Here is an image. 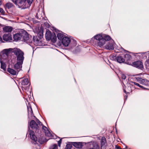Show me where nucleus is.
<instances>
[{"mask_svg":"<svg viewBox=\"0 0 149 149\" xmlns=\"http://www.w3.org/2000/svg\"><path fill=\"white\" fill-rule=\"evenodd\" d=\"M57 37L58 39L61 41L63 45L65 47L68 46L70 43H71L69 48V49L72 51L75 48L77 45L76 40H72V41L69 37L62 33H58L57 35Z\"/></svg>","mask_w":149,"mask_h":149,"instance_id":"obj_1","label":"nucleus"},{"mask_svg":"<svg viewBox=\"0 0 149 149\" xmlns=\"http://www.w3.org/2000/svg\"><path fill=\"white\" fill-rule=\"evenodd\" d=\"M13 53L16 56L17 61H24V53L19 49L14 48Z\"/></svg>","mask_w":149,"mask_h":149,"instance_id":"obj_2","label":"nucleus"},{"mask_svg":"<svg viewBox=\"0 0 149 149\" xmlns=\"http://www.w3.org/2000/svg\"><path fill=\"white\" fill-rule=\"evenodd\" d=\"M27 109L29 118L33 119H36V121L38 124L40 125H42V124L40 121L34 115L31 107H28Z\"/></svg>","mask_w":149,"mask_h":149,"instance_id":"obj_3","label":"nucleus"},{"mask_svg":"<svg viewBox=\"0 0 149 149\" xmlns=\"http://www.w3.org/2000/svg\"><path fill=\"white\" fill-rule=\"evenodd\" d=\"M26 135L29 136L31 139L32 140V142L35 143H37L38 141L37 138L33 130H30L29 126L28 127Z\"/></svg>","mask_w":149,"mask_h":149,"instance_id":"obj_4","label":"nucleus"},{"mask_svg":"<svg viewBox=\"0 0 149 149\" xmlns=\"http://www.w3.org/2000/svg\"><path fill=\"white\" fill-rule=\"evenodd\" d=\"M22 37L24 41L28 44H30L32 42V37L25 31L22 32Z\"/></svg>","mask_w":149,"mask_h":149,"instance_id":"obj_5","label":"nucleus"},{"mask_svg":"<svg viewBox=\"0 0 149 149\" xmlns=\"http://www.w3.org/2000/svg\"><path fill=\"white\" fill-rule=\"evenodd\" d=\"M33 41L34 44L35 45L38 46L43 45V44L42 42V38H40L39 36H33Z\"/></svg>","mask_w":149,"mask_h":149,"instance_id":"obj_6","label":"nucleus"},{"mask_svg":"<svg viewBox=\"0 0 149 149\" xmlns=\"http://www.w3.org/2000/svg\"><path fill=\"white\" fill-rule=\"evenodd\" d=\"M111 39V38L109 36L105 35L103 36V39L98 43V45L100 47H102L105 44L106 41L109 40Z\"/></svg>","mask_w":149,"mask_h":149,"instance_id":"obj_7","label":"nucleus"},{"mask_svg":"<svg viewBox=\"0 0 149 149\" xmlns=\"http://www.w3.org/2000/svg\"><path fill=\"white\" fill-rule=\"evenodd\" d=\"M23 62V61H17L16 63L14 65V68L18 72L22 70Z\"/></svg>","mask_w":149,"mask_h":149,"instance_id":"obj_8","label":"nucleus"},{"mask_svg":"<svg viewBox=\"0 0 149 149\" xmlns=\"http://www.w3.org/2000/svg\"><path fill=\"white\" fill-rule=\"evenodd\" d=\"M136 80L139 83L142 85L149 86V81L146 79H143L140 77L136 78Z\"/></svg>","mask_w":149,"mask_h":149,"instance_id":"obj_9","label":"nucleus"},{"mask_svg":"<svg viewBox=\"0 0 149 149\" xmlns=\"http://www.w3.org/2000/svg\"><path fill=\"white\" fill-rule=\"evenodd\" d=\"M90 147L87 149H100L97 143L95 141L89 142Z\"/></svg>","mask_w":149,"mask_h":149,"instance_id":"obj_10","label":"nucleus"},{"mask_svg":"<svg viewBox=\"0 0 149 149\" xmlns=\"http://www.w3.org/2000/svg\"><path fill=\"white\" fill-rule=\"evenodd\" d=\"M42 130L45 133V135L50 138L52 139V134L47 128L44 125L42 127Z\"/></svg>","mask_w":149,"mask_h":149,"instance_id":"obj_11","label":"nucleus"},{"mask_svg":"<svg viewBox=\"0 0 149 149\" xmlns=\"http://www.w3.org/2000/svg\"><path fill=\"white\" fill-rule=\"evenodd\" d=\"M31 128L33 130H37L39 128L38 124L33 120H32L29 123Z\"/></svg>","mask_w":149,"mask_h":149,"instance_id":"obj_12","label":"nucleus"},{"mask_svg":"<svg viewBox=\"0 0 149 149\" xmlns=\"http://www.w3.org/2000/svg\"><path fill=\"white\" fill-rule=\"evenodd\" d=\"M133 66L136 68L142 69L143 68V63L141 61H136L133 63Z\"/></svg>","mask_w":149,"mask_h":149,"instance_id":"obj_13","label":"nucleus"},{"mask_svg":"<svg viewBox=\"0 0 149 149\" xmlns=\"http://www.w3.org/2000/svg\"><path fill=\"white\" fill-rule=\"evenodd\" d=\"M83 142H72V144L75 148L77 149H81L83 146Z\"/></svg>","mask_w":149,"mask_h":149,"instance_id":"obj_14","label":"nucleus"},{"mask_svg":"<svg viewBox=\"0 0 149 149\" xmlns=\"http://www.w3.org/2000/svg\"><path fill=\"white\" fill-rule=\"evenodd\" d=\"M114 45L113 40H111L110 42L106 45L105 47L107 49L112 50L114 49Z\"/></svg>","mask_w":149,"mask_h":149,"instance_id":"obj_15","label":"nucleus"},{"mask_svg":"<svg viewBox=\"0 0 149 149\" xmlns=\"http://www.w3.org/2000/svg\"><path fill=\"white\" fill-rule=\"evenodd\" d=\"M3 40L6 41H10L12 40L11 35L10 33L4 34L3 36Z\"/></svg>","mask_w":149,"mask_h":149,"instance_id":"obj_16","label":"nucleus"},{"mask_svg":"<svg viewBox=\"0 0 149 149\" xmlns=\"http://www.w3.org/2000/svg\"><path fill=\"white\" fill-rule=\"evenodd\" d=\"M130 84L132 86H134L135 88L137 89H139V88H138V87H139L143 89H147L146 88H145L143 86L140 85L139 83H136V82L133 81L131 82Z\"/></svg>","mask_w":149,"mask_h":149,"instance_id":"obj_17","label":"nucleus"},{"mask_svg":"<svg viewBox=\"0 0 149 149\" xmlns=\"http://www.w3.org/2000/svg\"><path fill=\"white\" fill-rule=\"evenodd\" d=\"M53 35L50 31H47L45 36L46 40L48 41L50 40L53 37Z\"/></svg>","mask_w":149,"mask_h":149,"instance_id":"obj_18","label":"nucleus"},{"mask_svg":"<svg viewBox=\"0 0 149 149\" xmlns=\"http://www.w3.org/2000/svg\"><path fill=\"white\" fill-rule=\"evenodd\" d=\"M22 36V33H18L15 34L13 36V38L14 40L17 41L20 40Z\"/></svg>","mask_w":149,"mask_h":149,"instance_id":"obj_19","label":"nucleus"},{"mask_svg":"<svg viewBox=\"0 0 149 149\" xmlns=\"http://www.w3.org/2000/svg\"><path fill=\"white\" fill-rule=\"evenodd\" d=\"M7 71L10 74L13 75H17L18 72H17L15 69L8 68L7 69Z\"/></svg>","mask_w":149,"mask_h":149,"instance_id":"obj_20","label":"nucleus"},{"mask_svg":"<svg viewBox=\"0 0 149 149\" xmlns=\"http://www.w3.org/2000/svg\"><path fill=\"white\" fill-rule=\"evenodd\" d=\"M14 48H9L8 49H4V54L6 55L7 56L11 52H13Z\"/></svg>","mask_w":149,"mask_h":149,"instance_id":"obj_21","label":"nucleus"},{"mask_svg":"<svg viewBox=\"0 0 149 149\" xmlns=\"http://www.w3.org/2000/svg\"><path fill=\"white\" fill-rule=\"evenodd\" d=\"M94 38L96 40L99 41V42L97 43L98 44L100 41H101L102 39H103V36L102 34H98L95 36H94Z\"/></svg>","mask_w":149,"mask_h":149,"instance_id":"obj_22","label":"nucleus"},{"mask_svg":"<svg viewBox=\"0 0 149 149\" xmlns=\"http://www.w3.org/2000/svg\"><path fill=\"white\" fill-rule=\"evenodd\" d=\"M116 61L119 63H120L125 62V59L122 56L120 55L117 56Z\"/></svg>","mask_w":149,"mask_h":149,"instance_id":"obj_23","label":"nucleus"},{"mask_svg":"<svg viewBox=\"0 0 149 149\" xmlns=\"http://www.w3.org/2000/svg\"><path fill=\"white\" fill-rule=\"evenodd\" d=\"M12 27L9 26H6L3 28V31L5 32H7V33H10V32L12 31Z\"/></svg>","mask_w":149,"mask_h":149,"instance_id":"obj_24","label":"nucleus"},{"mask_svg":"<svg viewBox=\"0 0 149 149\" xmlns=\"http://www.w3.org/2000/svg\"><path fill=\"white\" fill-rule=\"evenodd\" d=\"M106 139L104 137H102L101 140V147L105 146Z\"/></svg>","mask_w":149,"mask_h":149,"instance_id":"obj_25","label":"nucleus"},{"mask_svg":"<svg viewBox=\"0 0 149 149\" xmlns=\"http://www.w3.org/2000/svg\"><path fill=\"white\" fill-rule=\"evenodd\" d=\"M0 63L1 64V68L4 71H6V65L5 63H3L2 61L1 60Z\"/></svg>","mask_w":149,"mask_h":149,"instance_id":"obj_26","label":"nucleus"},{"mask_svg":"<svg viewBox=\"0 0 149 149\" xmlns=\"http://www.w3.org/2000/svg\"><path fill=\"white\" fill-rule=\"evenodd\" d=\"M29 83V81L28 79H24L21 82V84L23 86L27 85Z\"/></svg>","mask_w":149,"mask_h":149,"instance_id":"obj_27","label":"nucleus"},{"mask_svg":"<svg viewBox=\"0 0 149 149\" xmlns=\"http://www.w3.org/2000/svg\"><path fill=\"white\" fill-rule=\"evenodd\" d=\"M45 141V139L44 137H40L38 139V142L39 143L41 144H42Z\"/></svg>","mask_w":149,"mask_h":149,"instance_id":"obj_28","label":"nucleus"},{"mask_svg":"<svg viewBox=\"0 0 149 149\" xmlns=\"http://www.w3.org/2000/svg\"><path fill=\"white\" fill-rule=\"evenodd\" d=\"M43 29L42 27H41L40 29V30L38 34V36H39L40 38H42V36L43 35Z\"/></svg>","mask_w":149,"mask_h":149,"instance_id":"obj_29","label":"nucleus"},{"mask_svg":"<svg viewBox=\"0 0 149 149\" xmlns=\"http://www.w3.org/2000/svg\"><path fill=\"white\" fill-rule=\"evenodd\" d=\"M26 0H19L18 3V5L22 6L24 5Z\"/></svg>","mask_w":149,"mask_h":149,"instance_id":"obj_30","label":"nucleus"},{"mask_svg":"<svg viewBox=\"0 0 149 149\" xmlns=\"http://www.w3.org/2000/svg\"><path fill=\"white\" fill-rule=\"evenodd\" d=\"M124 57L125 58V60L126 61H129L131 59V56L129 54H126L124 56Z\"/></svg>","mask_w":149,"mask_h":149,"instance_id":"obj_31","label":"nucleus"},{"mask_svg":"<svg viewBox=\"0 0 149 149\" xmlns=\"http://www.w3.org/2000/svg\"><path fill=\"white\" fill-rule=\"evenodd\" d=\"M34 145L33 146V149H41L40 147L38 144H36L37 143H33Z\"/></svg>","mask_w":149,"mask_h":149,"instance_id":"obj_32","label":"nucleus"},{"mask_svg":"<svg viewBox=\"0 0 149 149\" xmlns=\"http://www.w3.org/2000/svg\"><path fill=\"white\" fill-rule=\"evenodd\" d=\"M13 6V4L10 3H8L6 4V6L8 9L12 8Z\"/></svg>","mask_w":149,"mask_h":149,"instance_id":"obj_33","label":"nucleus"},{"mask_svg":"<svg viewBox=\"0 0 149 149\" xmlns=\"http://www.w3.org/2000/svg\"><path fill=\"white\" fill-rule=\"evenodd\" d=\"M49 149H58V146L56 144H54L50 146Z\"/></svg>","mask_w":149,"mask_h":149,"instance_id":"obj_34","label":"nucleus"},{"mask_svg":"<svg viewBox=\"0 0 149 149\" xmlns=\"http://www.w3.org/2000/svg\"><path fill=\"white\" fill-rule=\"evenodd\" d=\"M56 35L54 34H53L52 38L50 40L53 42L54 43L56 41Z\"/></svg>","mask_w":149,"mask_h":149,"instance_id":"obj_35","label":"nucleus"},{"mask_svg":"<svg viewBox=\"0 0 149 149\" xmlns=\"http://www.w3.org/2000/svg\"><path fill=\"white\" fill-rule=\"evenodd\" d=\"M110 58L112 60L116 61L117 57L114 55H111L110 56Z\"/></svg>","mask_w":149,"mask_h":149,"instance_id":"obj_36","label":"nucleus"},{"mask_svg":"<svg viewBox=\"0 0 149 149\" xmlns=\"http://www.w3.org/2000/svg\"><path fill=\"white\" fill-rule=\"evenodd\" d=\"M72 146L70 144H67L65 147V149H71Z\"/></svg>","mask_w":149,"mask_h":149,"instance_id":"obj_37","label":"nucleus"},{"mask_svg":"<svg viewBox=\"0 0 149 149\" xmlns=\"http://www.w3.org/2000/svg\"><path fill=\"white\" fill-rule=\"evenodd\" d=\"M121 77L122 79L123 80H125L126 78V76L125 75L123 74H121Z\"/></svg>","mask_w":149,"mask_h":149,"instance_id":"obj_38","label":"nucleus"},{"mask_svg":"<svg viewBox=\"0 0 149 149\" xmlns=\"http://www.w3.org/2000/svg\"><path fill=\"white\" fill-rule=\"evenodd\" d=\"M26 0L27 1V3L30 5L32 3L33 0Z\"/></svg>","mask_w":149,"mask_h":149,"instance_id":"obj_39","label":"nucleus"},{"mask_svg":"<svg viewBox=\"0 0 149 149\" xmlns=\"http://www.w3.org/2000/svg\"><path fill=\"white\" fill-rule=\"evenodd\" d=\"M145 65L147 66H149V59L146 61L145 62Z\"/></svg>","mask_w":149,"mask_h":149,"instance_id":"obj_40","label":"nucleus"},{"mask_svg":"<svg viewBox=\"0 0 149 149\" xmlns=\"http://www.w3.org/2000/svg\"><path fill=\"white\" fill-rule=\"evenodd\" d=\"M62 141V140L61 139H60L58 142V146L60 147V144Z\"/></svg>","mask_w":149,"mask_h":149,"instance_id":"obj_41","label":"nucleus"},{"mask_svg":"<svg viewBox=\"0 0 149 149\" xmlns=\"http://www.w3.org/2000/svg\"><path fill=\"white\" fill-rule=\"evenodd\" d=\"M12 1L16 5H17V0H12Z\"/></svg>","mask_w":149,"mask_h":149,"instance_id":"obj_42","label":"nucleus"},{"mask_svg":"<svg viewBox=\"0 0 149 149\" xmlns=\"http://www.w3.org/2000/svg\"><path fill=\"white\" fill-rule=\"evenodd\" d=\"M4 12L3 10L1 8H0V13H3Z\"/></svg>","mask_w":149,"mask_h":149,"instance_id":"obj_43","label":"nucleus"},{"mask_svg":"<svg viewBox=\"0 0 149 149\" xmlns=\"http://www.w3.org/2000/svg\"><path fill=\"white\" fill-rule=\"evenodd\" d=\"M44 24L47 27H49V25L47 23H45Z\"/></svg>","mask_w":149,"mask_h":149,"instance_id":"obj_44","label":"nucleus"},{"mask_svg":"<svg viewBox=\"0 0 149 149\" xmlns=\"http://www.w3.org/2000/svg\"><path fill=\"white\" fill-rule=\"evenodd\" d=\"M38 13H37L36 14V18L37 19H41V17H40V16H38Z\"/></svg>","mask_w":149,"mask_h":149,"instance_id":"obj_45","label":"nucleus"},{"mask_svg":"<svg viewBox=\"0 0 149 149\" xmlns=\"http://www.w3.org/2000/svg\"><path fill=\"white\" fill-rule=\"evenodd\" d=\"M127 96L126 95L125 96V98H125V100H127Z\"/></svg>","mask_w":149,"mask_h":149,"instance_id":"obj_46","label":"nucleus"},{"mask_svg":"<svg viewBox=\"0 0 149 149\" xmlns=\"http://www.w3.org/2000/svg\"><path fill=\"white\" fill-rule=\"evenodd\" d=\"M0 41H2H2V38L1 37V36H0Z\"/></svg>","mask_w":149,"mask_h":149,"instance_id":"obj_47","label":"nucleus"},{"mask_svg":"<svg viewBox=\"0 0 149 149\" xmlns=\"http://www.w3.org/2000/svg\"><path fill=\"white\" fill-rule=\"evenodd\" d=\"M123 92L126 93H127V92H126V90L124 89H123Z\"/></svg>","mask_w":149,"mask_h":149,"instance_id":"obj_48","label":"nucleus"},{"mask_svg":"<svg viewBox=\"0 0 149 149\" xmlns=\"http://www.w3.org/2000/svg\"><path fill=\"white\" fill-rule=\"evenodd\" d=\"M118 149H121V148L120 147H118Z\"/></svg>","mask_w":149,"mask_h":149,"instance_id":"obj_49","label":"nucleus"},{"mask_svg":"<svg viewBox=\"0 0 149 149\" xmlns=\"http://www.w3.org/2000/svg\"><path fill=\"white\" fill-rule=\"evenodd\" d=\"M1 1L0 0V6L1 5Z\"/></svg>","mask_w":149,"mask_h":149,"instance_id":"obj_50","label":"nucleus"},{"mask_svg":"<svg viewBox=\"0 0 149 149\" xmlns=\"http://www.w3.org/2000/svg\"><path fill=\"white\" fill-rule=\"evenodd\" d=\"M122 49H123V50H125L123 49L122 48Z\"/></svg>","mask_w":149,"mask_h":149,"instance_id":"obj_51","label":"nucleus"},{"mask_svg":"<svg viewBox=\"0 0 149 149\" xmlns=\"http://www.w3.org/2000/svg\"><path fill=\"white\" fill-rule=\"evenodd\" d=\"M55 31H56V30H55Z\"/></svg>","mask_w":149,"mask_h":149,"instance_id":"obj_52","label":"nucleus"}]
</instances>
